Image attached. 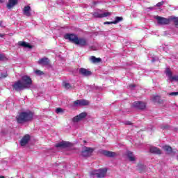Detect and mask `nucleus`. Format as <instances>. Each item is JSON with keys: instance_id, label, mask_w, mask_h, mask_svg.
I'll return each mask as SVG.
<instances>
[{"instance_id": "obj_26", "label": "nucleus", "mask_w": 178, "mask_h": 178, "mask_svg": "<svg viewBox=\"0 0 178 178\" xmlns=\"http://www.w3.org/2000/svg\"><path fill=\"white\" fill-rule=\"evenodd\" d=\"M123 18L122 17H116L114 22H113V24H118L119 22H122Z\"/></svg>"}, {"instance_id": "obj_11", "label": "nucleus", "mask_w": 178, "mask_h": 178, "mask_svg": "<svg viewBox=\"0 0 178 178\" xmlns=\"http://www.w3.org/2000/svg\"><path fill=\"white\" fill-rule=\"evenodd\" d=\"M29 141H30V135L26 134L21 139L19 144L21 147H24L27 145Z\"/></svg>"}, {"instance_id": "obj_7", "label": "nucleus", "mask_w": 178, "mask_h": 178, "mask_svg": "<svg viewBox=\"0 0 178 178\" xmlns=\"http://www.w3.org/2000/svg\"><path fill=\"white\" fill-rule=\"evenodd\" d=\"M94 152V149L91 147H83V151L81 152L82 156H90Z\"/></svg>"}, {"instance_id": "obj_13", "label": "nucleus", "mask_w": 178, "mask_h": 178, "mask_svg": "<svg viewBox=\"0 0 178 178\" xmlns=\"http://www.w3.org/2000/svg\"><path fill=\"white\" fill-rule=\"evenodd\" d=\"M22 12L24 16H27L28 17H30V16H31V7H30V6H24Z\"/></svg>"}, {"instance_id": "obj_1", "label": "nucleus", "mask_w": 178, "mask_h": 178, "mask_svg": "<svg viewBox=\"0 0 178 178\" xmlns=\"http://www.w3.org/2000/svg\"><path fill=\"white\" fill-rule=\"evenodd\" d=\"M31 84H33L31 78L27 75H24L22 76L21 80H18L13 85V88L15 91H22V90L30 88Z\"/></svg>"}, {"instance_id": "obj_35", "label": "nucleus", "mask_w": 178, "mask_h": 178, "mask_svg": "<svg viewBox=\"0 0 178 178\" xmlns=\"http://www.w3.org/2000/svg\"><path fill=\"white\" fill-rule=\"evenodd\" d=\"M134 87H136L135 85H129V88H131V90H133V88H134Z\"/></svg>"}, {"instance_id": "obj_16", "label": "nucleus", "mask_w": 178, "mask_h": 178, "mask_svg": "<svg viewBox=\"0 0 178 178\" xmlns=\"http://www.w3.org/2000/svg\"><path fill=\"white\" fill-rule=\"evenodd\" d=\"M18 3V0H8V2L6 5L8 9H12L15 8Z\"/></svg>"}, {"instance_id": "obj_18", "label": "nucleus", "mask_w": 178, "mask_h": 178, "mask_svg": "<svg viewBox=\"0 0 178 178\" xmlns=\"http://www.w3.org/2000/svg\"><path fill=\"white\" fill-rule=\"evenodd\" d=\"M127 157L130 161V162H134L136 161V156L131 152V151L127 152Z\"/></svg>"}, {"instance_id": "obj_27", "label": "nucleus", "mask_w": 178, "mask_h": 178, "mask_svg": "<svg viewBox=\"0 0 178 178\" xmlns=\"http://www.w3.org/2000/svg\"><path fill=\"white\" fill-rule=\"evenodd\" d=\"M35 73L38 74V76H42V74H44V72L40 70H37L36 71H35Z\"/></svg>"}, {"instance_id": "obj_9", "label": "nucleus", "mask_w": 178, "mask_h": 178, "mask_svg": "<svg viewBox=\"0 0 178 178\" xmlns=\"http://www.w3.org/2000/svg\"><path fill=\"white\" fill-rule=\"evenodd\" d=\"M133 106L134 108H136V109L143 110V109H145L146 105H145V103L138 101V102H134Z\"/></svg>"}, {"instance_id": "obj_22", "label": "nucleus", "mask_w": 178, "mask_h": 178, "mask_svg": "<svg viewBox=\"0 0 178 178\" xmlns=\"http://www.w3.org/2000/svg\"><path fill=\"white\" fill-rule=\"evenodd\" d=\"M149 151L150 152H152V154H156L157 155H160V154H162L161 149L155 147H151Z\"/></svg>"}, {"instance_id": "obj_41", "label": "nucleus", "mask_w": 178, "mask_h": 178, "mask_svg": "<svg viewBox=\"0 0 178 178\" xmlns=\"http://www.w3.org/2000/svg\"><path fill=\"white\" fill-rule=\"evenodd\" d=\"M2 26V21H0V27Z\"/></svg>"}, {"instance_id": "obj_37", "label": "nucleus", "mask_w": 178, "mask_h": 178, "mask_svg": "<svg viewBox=\"0 0 178 178\" xmlns=\"http://www.w3.org/2000/svg\"><path fill=\"white\" fill-rule=\"evenodd\" d=\"M3 58V56H2V55L0 54V60H2Z\"/></svg>"}, {"instance_id": "obj_43", "label": "nucleus", "mask_w": 178, "mask_h": 178, "mask_svg": "<svg viewBox=\"0 0 178 178\" xmlns=\"http://www.w3.org/2000/svg\"><path fill=\"white\" fill-rule=\"evenodd\" d=\"M177 161H178V156H177Z\"/></svg>"}, {"instance_id": "obj_34", "label": "nucleus", "mask_w": 178, "mask_h": 178, "mask_svg": "<svg viewBox=\"0 0 178 178\" xmlns=\"http://www.w3.org/2000/svg\"><path fill=\"white\" fill-rule=\"evenodd\" d=\"M125 124L130 126L131 124V122L130 121H126Z\"/></svg>"}, {"instance_id": "obj_15", "label": "nucleus", "mask_w": 178, "mask_h": 178, "mask_svg": "<svg viewBox=\"0 0 178 178\" xmlns=\"http://www.w3.org/2000/svg\"><path fill=\"white\" fill-rule=\"evenodd\" d=\"M163 149L168 154L170 155V154H176V150H173L170 146L165 145L163 147Z\"/></svg>"}, {"instance_id": "obj_3", "label": "nucleus", "mask_w": 178, "mask_h": 178, "mask_svg": "<svg viewBox=\"0 0 178 178\" xmlns=\"http://www.w3.org/2000/svg\"><path fill=\"white\" fill-rule=\"evenodd\" d=\"M34 114L31 111L28 112H22L20 113L18 115H17L16 119L17 123H26V122H30V120H33V117Z\"/></svg>"}, {"instance_id": "obj_42", "label": "nucleus", "mask_w": 178, "mask_h": 178, "mask_svg": "<svg viewBox=\"0 0 178 178\" xmlns=\"http://www.w3.org/2000/svg\"><path fill=\"white\" fill-rule=\"evenodd\" d=\"M0 178H5L4 176H0Z\"/></svg>"}, {"instance_id": "obj_39", "label": "nucleus", "mask_w": 178, "mask_h": 178, "mask_svg": "<svg viewBox=\"0 0 178 178\" xmlns=\"http://www.w3.org/2000/svg\"><path fill=\"white\" fill-rule=\"evenodd\" d=\"M149 10H152V9H154V8H152V7H150V8H147Z\"/></svg>"}, {"instance_id": "obj_10", "label": "nucleus", "mask_w": 178, "mask_h": 178, "mask_svg": "<svg viewBox=\"0 0 178 178\" xmlns=\"http://www.w3.org/2000/svg\"><path fill=\"white\" fill-rule=\"evenodd\" d=\"M87 116V113H81L79 115L75 116L72 121L74 122V123H77L79 122H81V120H83V119H84V118H86Z\"/></svg>"}, {"instance_id": "obj_33", "label": "nucleus", "mask_w": 178, "mask_h": 178, "mask_svg": "<svg viewBox=\"0 0 178 178\" xmlns=\"http://www.w3.org/2000/svg\"><path fill=\"white\" fill-rule=\"evenodd\" d=\"M104 24H113V22H105Z\"/></svg>"}, {"instance_id": "obj_24", "label": "nucleus", "mask_w": 178, "mask_h": 178, "mask_svg": "<svg viewBox=\"0 0 178 178\" xmlns=\"http://www.w3.org/2000/svg\"><path fill=\"white\" fill-rule=\"evenodd\" d=\"M152 99L153 101V102L157 103V104H162V100L161 99V97L156 95V96H153L152 97Z\"/></svg>"}, {"instance_id": "obj_8", "label": "nucleus", "mask_w": 178, "mask_h": 178, "mask_svg": "<svg viewBox=\"0 0 178 178\" xmlns=\"http://www.w3.org/2000/svg\"><path fill=\"white\" fill-rule=\"evenodd\" d=\"M165 74L168 76V77L169 78V81H178V75H175V76H172V72L170 71V70L169 68H167L165 70Z\"/></svg>"}, {"instance_id": "obj_23", "label": "nucleus", "mask_w": 178, "mask_h": 178, "mask_svg": "<svg viewBox=\"0 0 178 178\" xmlns=\"http://www.w3.org/2000/svg\"><path fill=\"white\" fill-rule=\"evenodd\" d=\"M90 60L92 63H99V62H101V58H97L94 56H92L90 57Z\"/></svg>"}, {"instance_id": "obj_4", "label": "nucleus", "mask_w": 178, "mask_h": 178, "mask_svg": "<svg viewBox=\"0 0 178 178\" xmlns=\"http://www.w3.org/2000/svg\"><path fill=\"white\" fill-rule=\"evenodd\" d=\"M107 172H108V169L106 168H103L99 170H92L90 175L91 177H94V176H96V177H98V178H104L106 176Z\"/></svg>"}, {"instance_id": "obj_36", "label": "nucleus", "mask_w": 178, "mask_h": 178, "mask_svg": "<svg viewBox=\"0 0 178 178\" xmlns=\"http://www.w3.org/2000/svg\"><path fill=\"white\" fill-rule=\"evenodd\" d=\"M3 37H5V34L4 33H0V38H3Z\"/></svg>"}, {"instance_id": "obj_38", "label": "nucleus", "mask_w": 178, "mask_h": 178, "mask_svg": "<svg viewBox=\"0 0 178 178\" xmlns=\"http://www.w3.org/2000/svg\"><path fill=\"white\" fill-rule=\"evenodd\" d=\"M5 2V0H0V3H3Z\"/></svg>"}, {"instance_id": "obj_14", "label": "nucleus", "mask_w": 178, "mask_h": 178, "mask_svg": "<svg viewBox=\"0 0 178 178\" xmlns=\"http://www.w3.org/2000/svg\"><path fill=\"white\" fill-rule=\"evenodd\" d=\"M55 146L56 147V148H66V147L70 146V143L69 142L62 141L56 143Z\"/></svg>"}, {"instance_id": "obj_21", "label": "nucleus", "mask_w": 178, "mask_h": 178, "mask_svg": "<svg viewBox=\"0 0 178 178\" xmlns=\"http://www.w3.org/2000/svg\"><path fill=\"white\" fill-rule=\"evenodd\" d=\"M101 153L105 156H108L109 158H112L116 155V154L113 152L106 151V150H102Z\"/></svg>"}, {"instance_id": "obj_28", "label": "nucleus", "mask_w": 178, "mask_h": 178, "mask_svg": "<svg viewBox=\"0 0 178 178\" xmlns=\"http://www.w3.org/2000/svg\"><path fill=\"white\" fill-rule=\"evenodd\" d=\"M62 112H63V109H62L61 108H57L56 109V113H62Z\"/></svg>"}, {"instance_id": "obj_5", "label": "nucleus", "mask_w": 178, "mask_h": 178, "mask_svg": "<svg viewBox=\"0 0 178 178\" xmlns=\"http://www.w3.org/2000/svg\"><path fill=\"white\" fill-rule=\"evenodd\" d=\"M87 105H90V102L86 99L76 100L73 103V106H86Z\"/></svg>"}, {"instance_id": "obj_2", "label": "nucleus", "mask_w": 178, "mask_h": 178, "mask_svg": "<svg viewBox=\"0 0 178 178\" xmlns=\"http://www.w3.org/2000/svg\"><path fill=\"white\" fill-rule=\"evenodd\" d=\"M65 40H69L72 44L75 45H79L81 48L87 47L88 45V40L86 38H79L76 34L67 33L65 35Z\"/></svg>"}, {"instance_id": "obj_25", "label": "nucleus", "mask_w": 178, "mask_h": 178, "mask_svg": "<svg viewBox=\"0 0 178 178\" xmlns=\"http://www.w3.org/2000/svg\"><path fill=\"white\" fill-rule=\"evenodd\" d=\"M63 86L66 89V90H69L70 88H72V86H70V83H67V82H63Z\"/></svg>"}, {"instance_id": "obj_19", "label": "nucleus", "mask_w": 178, "mask_h": 178, "mask_svg": "<svg viewBox=\"0 0 178 178\" xmlns=\"http://www.w3.org/2000/svg\"><path fill=\"white\" fill-rule=\"evenodd\" d=\"M18 45H19V47H23L24 48H28L29 49H31V48H33V46L30 44V43L23 41L18 42Z\"/></svg>"}, {"instance_id": "obj_20", "label": "nucleus", "mask_w": 178, "mask_h": 178, "mask_svg": "<svg viewBox=\"0 0 178 178\" xmlns=\"http://www.w3.org/2000/svg\"><path fill=\"white\" fill-rule=\"evenodd\" d=\"M79 73L82 74V76H91V71L85 68H81L79 70Z\"/></svg>"}, {"instance_id": "obj_32", "label": "nucleus", "mask_w": 178, "mask_h": 178, "mask_svg": "<svg viewBox=\"0 0 178 178\" xmlns=\"http://www.w3.org/2000/svg\"><path fill=\"white\" fill-rule=\"evenodd\" d=\"M174 22L175 23V26H178V18H175Z\"/></svg>"}, {"instance_id": "obj_30", "label": "nucleus", "mask_w": 178, "mask_h": 178, "mask_svg": "<svg viewBox=\"0 0 178 178\" xmlns=\"http://www.w3.org/2000/svg\"><path fill=\"white\" fill-rule=\"evenodd\" d=\"M163 3H165L164 1L159 2V3L156 5V6H158V7L159 8L160 6H162L163 5Z\"/></svg>"}, {"instance_id": "obj_6", "label": "nucleus", "mask_w": 178, "mask_h": 178, "mask_svg": "<svg viewBox=\"0 0 178 178\" xmlns=\"http://www.w3.org/2000/svg\"><path fill=\"white\" fill-rule=\"evenodd\" d=\"M154 19L157 20L159 24H169L170 23V20L169 19H166L165 17L155 16Z\"/></svg>"}, {"instance_id": "obj_40", "label": "nucleus", "mask_w": 178, "mask_h": 178, "mask_svg": "<svg viewBox=\"0 0 178 178\" xmlns=\"http://www.w3.org/2000/svg\"><path fill=\"white\" fill-rule=\"evenodd\" d=\"M152 62H155V58H153L152 59Z\"/></svg>"}, {"instance_id": "obj_29", "label": "nucleus", "mask_w": 178, "mask_h": 178, "mask_svg": "<svg viewBox=\"0 0 178 178\" xmlns=\"http://www.w3.org/2000/svg\"><path fill=\"white\" fill-rule=\"evenodd\" d=\"M169 95L176 97L177 95H178V92H172L169 93Z\"/></svg>"}, {"instance_id": "obj_12", "label": "nucleus", "mask_w": 178, "mask_h": 178, "mask_svg": "<svg viewBox=\"0 0 178 178\" xmlns=\"http://www.w3.org/2000/svg\"><path fill=\"white\" fill-rule=\"evenodd\" d=\"M93 16L94 17H99V18H102V17H108V16H111V13H101L99 12H95L93 13Z\"/></svg>"}, {"instance_id": "obj_31", "label": "nucleus", "mask_w": 178, "mask_h": 178, "mask_svg": "<svg viewBox=\"0 0 178 178\" xmlns=\"http://www.w3.org/2000/svg\"><path fill=\"white\" fill-rule=\"evenodd\" d=\"M5 77H8V74L6 73L4 74H1L0 76V79H5Z\"/></svg>"}, {"instance_id": "obj_17", "label": "nucleus", "mask_w": 178, "mask_h": 178, "mask_svg": "<svg viewBox=\"0 0 178 178\" xmlns=\"http://www.w3.org/2000/svg\"><path fill=\"white\" fill-rule=\"evenodd\" d=\"M38 63H39V65H42L43 66H48V65H49V59L47 58H40Z\"/></svg>"}, {"instance_id": "obj_44", "label": "nucleus", "mask_w": 178, "mask_h": 178, "mask_svg": "<svg viewBox=\"0 0 178 178\" xmlns=\"http://www.w3.org/2000/svg\"><path fill=\"white\" fill-rule=\"evenodd\" d=\"M113 1H116V0H113Z\"/></svg>"}]
</instances>
